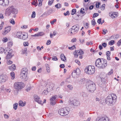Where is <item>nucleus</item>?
<instances>
[{"label": "nucleus", "instance_id": "f257e3e1", "mask_svg": "<svg viewBox=\"0 0 121 121\" xmlns=\"http://www.w3.org/2000/svg\"><path fill=\"white\" fill-rule=\"evenodd\" d=\"M95 65L99 68H104L107 65V61L104 59L99 58L96 60Z\"/></svg>", "mask_w": 121, "mask_h": 121}, {"label": "nucleus", "instance_id": "f03ea898", "mask_svg": "<svg viewBox=\"0 0 121 121\" xmlns=\"http://www.w3.org/2000/svg\"><path fill=\"white\" fill-rule=\"evenodd\" d=\"M117 96L114 94L109 95L105 99V102L107 103L112 104L115 103L116 101Z\"/></svg>", "mask_w": 121, "mask_h": 121}, {"label": "nucleus", "instance_id": "7ed1b4c3", "mask_svg": "<svg viewBox=\"0 0 121 121\" xmlns=\"http://www.w3.org/2000/svg\"><path fill=\"white\" fill-rule=\"evenodd\" d=\"M18 12V10L16 8L13 6H11L6 9L5 13L8 16H9L12 13L14 14H17Z\"/></svg>", "mask_w": 121, "mask_h": 121}, {"label": "nucleus", "instance_id": "20e7f679", "mask_svg": "<svg viewBox=\"0 0 121 121\" xmlns=\"http://www.w3.org/2000/svg\"><path fill=\"white\" fill-rule=\"evenodd\" d=\"M87 89L91 92H93L96 89L95 85L92 81L89 80L88 81L86 85Z\"/></svg>", "mask_w": 121, "mask_h": 121}, {"label": "nucleus", "instance_id": "39448f33", "mask_svg": "<svg viewBox=\"0 0 121 121\" xmlns=\"http://www.w3.org/2000/svg\"><path fill=\"white\" fill-rule=\"evenodd\" d=\"M70 111V108L68 107L60 109L58 113L61 115L64 116L68 114Z\"/></svg>", "mask_w": 121, "mask_h": 121}, {"label": "nucleus", "instance_id": "423d86ee", "mask_svg": "<svg viewBox=\"0 0 121 121\" xmlns=\"http://www.w3.org/2000/svg\"><path fill=\"white\" fill-rule=\"evenodd\" d=\"M85 72L89 75L93 74L95 71V67L94 66L90 65L86 67L85 69Z\"/></svg>", "mask_w": 121, "mask_h": 121}, {"label": "nucleus", "instance_id": "0eeeda50", "mask_svg": "<svg viewBox=\"0 0 121 121\" xmlns=\"http://www.w3.org/2000/svg\"><path fill=\"white\" fill-rule=\"evenodd\" d=\"M24 87V84L22 82H16L14 84V87L17 90L16 91L17 93L18 90Z\"/></svg>", "mask_w": 121, "mask_h": 121}, {"label": "nucleus", "instance_id": "6e6552de", "mask_svg": "<svg viewBox=\"0 0 121 121\" xmlns=\"http://www.w3.org/2000/svg\"><path fill=\"white\" fill-rule=\"evenodd\" d=\"M79 26L78 24L74 25L72 26V31L70 32V31H69L68 33H70L71 35V34H74L76 33L79 30Z\"/></svg>", "mask_w": 121, "mask_h": 121}, {"label": "nucleus", "instance_id": "1a4fd4ad", "mask_svg": "<svg viewBox=\"0 0 121 121\" xmlns=\"http://www.w3.org/2000/svg\"><path fill=\"white\" fill-rule=\"evenodd\" d=\"M80 74V71L79 68H77L76 70L73 72L72 75L73 77L76 78L78 77Z\"/></svg>", "mask_w": 121, "mask_h": 121}, {"label": "nucleus", "instance_id": "9d476101", "mask_svg": "<svg viewBox=\"0 0 121 121\" xmlns=\"http://www.w3.org/2000/svg\"><path fill=\"white\" fill-rule=\"evenodd\" d=\"M57 98V96L56 95L52 96L51 98L50 99V104L51 105L54 106L56 104L57 102L56 99Z\"/></svg>", "mask_w": 121, "mask_h": 121}, {"label": "nucleus", "instance_id": "9b49d317", "mask_svg": "<svg viewBox=\"0 0 121 121\" xmlns=\"http://www.w3.org/2000/svg\"><path fill=\"white\" fill-rule=\"evenodd\" d=\"M68 103L72 106H78L79 104V102L75 99L69 100Z\"/></svg>", "mask_w": 121, "mask_h": 121}, {"label": "nucleus", "instance_id": "f8f14e48", "mask_svg": "<svg viewBox=\"0 0 121 121\" xmlns=\"http://www.w3.org/2000/svg\"><path fill=\"white\" fill-rule=\"evenodd\" d=\"M6 51L8 52V54L6 56V58L7 60H9L13 56V54H12L13 50L12 49H9L8 50H7Z\"/></svg>", "mask_w": 121, "mask_h": 121}, {"label": "nucleus", "instance_id": "ddd939ff", "mask_svg": "<svg viewBox=\"0 0 121 121\" xmlns=\"http://www.w3.org/2000/svg\"><path fill=\"white\" fill-rule=\"evenodd\" d=\"M109 14L110 16L112 18H116L118 16V13L117 12H111Z\"/></svg>", "mask_w": 121, "mask_h": 121}, {"label": "nucleus", "instance_id": "4468645a", "mask_svg": "<svg viewBox=\"0 0 121 121\" xmlns=\"http://www.w3.org/2000/svg\"><path fill=\"white\" fill-rule=\"evenodd\" d=\"M7 77L5 75H0V82L2 83L5 82L7 80Z\"/></svg>", "mask_w": 121, "mask_h": 121}, {"label": "nucleus", "instance_id": "2eb2a0df", "mask_svg": "<svg viewBox=\"0 0 121 121\" xmlns=\"http://www.w3.org/2000/svg\"><path fill=\"white\" fill-rule=\"evenodd\" d=\"M9 0H0V5L5 6L9 4Z\"/></svg>", "mask_w": 121, "mask_h": 121}, {"label": "nucleus", "instance_id": "dca6fc26", "mask_svg": "<svg viewBox=\"0 0 121 121\" xmlns=\"http://www.w3.org/2000/svg\"><path fill=\"white\" fill-rule=\"evenodd\" d=\"M83 53V52L82 50H79L75 51L73 53L74 55L76 57H77L78 55L82 54Z\"/></svg>", "mask_w": 121, "mask_h": 121}, {"label": "nucleus", "instance_id": "f3484780", "mask_svg": "<svg viewBox=\"0 0 121 121\" xmlns=\"http://www.w3.org/2000/svg\"><path fill=\"white\" fill-rule=\"evenodd\" d=\"M34 98L35 101L39 103L42 104V101L40 100V98L39 96L35 95H34Z\"/></svg>", "mask_w": 121, "mask_h": 121}, {"label": "nucleus", "instance_id": "a211bd4d", "mask_svg": "<svg viewBox=\"0 0 121 121\" xmlns=\"http://www.w3.org/2000/svg\"><path fill=\"white\" fill-rule=\"evenodd\" d=\"M11 30V27L9 26L5 27L4 29V31L2 32V34L4 35H5L9 32Z\"/></svg>", "mask_w": 121, "mask_h": 121}, {"label": "nucleus", "instance_id": "6ab92c4d", "mask_svg": "<svg viewBox=\"0 0 121 121\" xmlns=\"http://www.w3.org/2000/svg\"><path fill=\"white\" fill-rule=\"evenodd\" d=\"M28 36V35L27 33H22L20 39L24 40H25L27 38Z\"/></svg>", "mask_w": 121, "mask_h": 121}, {"label": "nucleus", "instance_id": "aec40b11", "mask_svg": "<svg viewBox=\"0 0 121 121\" xmlns=\"http://www.w3.org/2000/svg\"><path fill=\"white\" fill-rule=\"evenodd\" d=\"M108 118L107 117H103L99 119L98 121H109Z\"/></svg>", "mask_w": 121, "mask_h": 121}, {"label": "nucleus", "instance_id": "412c9836", "mask_svg": "<svg viewBox=\"0 0 121 121\" xmlns=\"http://www.w3.org/2000/svg\"><path fill=\"white\" fill-rule=\"evenodd\" d=\"M60 58L61 60L64 61H66V57L65 56L64 54H61L60 56Z\"/></svg>", "mask_w": 121, "mask_h": 121}, {"label": "nucleus", "instance_id": "4be33fe9", "mask_svg": "<svg viewBox=\"0 0 121 121\" xmlns=\"http://www.w3.org/2000/svg\"><path fill=\"white\" fill-rule=\"evenodd\" d=\"M27 69L23 68L22 70L21 73L27 75Z\"/></svg>", "mask_w": 121, "mask_h": 121}, {"label": "nucleus", "instance_id": "5701e85b", "mask_svg": "<svg viewBox=\"0 0 121 121\" xmlns=\"http://www.w3.org/2000/svg\"><path fill=\"white\" fill-rule=\"evenodd\" d=\"M110 52L109 51H107L106 52L107 59L108 60H110L111 59L110 57Z\"/></svg>", "mask_w": 121, "mask_h": 121}, {"label": "nucleus", "instance_id": "b1692460", "mask_svg": "<svg viewBox=\"0 0 121 121\" xmlns=\"http://www.w3.org/2000/svg\"><path fill=\"white\" fill-rule=\"evenodd\" d=\"M26 102H23L22 101L20 100L18 102L19 105L20 106H24L26 104Z\"/></svg>", "mask_w": 121, "mask_h": 121}, {"label": "nucleus", "instance_id": "393cba45", "mask_svg": "<svg viewBox=\"0 0 121 121\" xmlns=\"http://www.w3.org/2000/svg\"><path fill=\"white\" fill-rule=\"evenodd\" d=\"M22 33L21 32H17L16 35V36L18 38L21 39Z\"/></svg>", "mask_w": 121, "mask_h": 121}, {"label": "nucleus", "instance_id": "a878e982", "mask_svg": "<svg viewBox=\"0 0 121 121\" xmlns=\"http://www.w3.org/2000/svg\"><path fill=\"white\" fill-rule=\"evenodd\" d=\"M45 66L46 67L47 72L48 73H49L50 71V69L49 65L48 64H46L45 65Z\"/></svg>", "mask_w": 121, "mask_h": 121}, {"label": "nucleus", "instance_id": "bb28decb", "mask_svg": "<svg viewBox=\"0 0 121 121\" xmlns=\"http://www.w3.org/2000/svg\"><path fill=\"white\" fill-rule=\"evenodd\" d=\"M15 68L16 67L14 64L12 65L11 66L9 67V69L12 70H14Z\"/></svg>", "mask_w": 121, "mask_h": 121}, {"label": "nucleus", "instance_id": "cd10ccee", "mask_svg": "<svg viewBox=\"0 0 121 121\" xmlns=\"http://www.w3.org/2000/svg\"><path fill=\"white\" fill-rule=\"evenodd\" d=\"M27 75L21 73L20 75V77L21 79H23L27 77Z\"/></svg>", "mask_w": 121, "mask_h": 121}, {"label": "nucleus", "instance_id": "c85d7f7f", "mask_svg": "<svg viewBox=\"0 0 121 121\" xmlns=\"http://www.w3.org/2000/svg\"><path fill=\"white\" fill-rule=\"evenodd\" d=\"M4 52V53L5 54H6V52L5 51V50L4 48L2 47L0 48V53H2L3 52Z\"/></svg>", "mask_w": 121, "mask_h": 121}, {"label": "nucleus", "instance_id": "c756f323", "mask_svg": "<svg viewBox=\"0 0 121 121\" xmlns=\"http://www.w3.org/2000/svg\"><path fill=\"white\" fill-rule=\"evenodd\" d=\"M86 82L85 79V78H83L81 79L79 81L80 83L83 84Z\"/></svg>", "mask_w": 121, "mask_h": 121}, {"label": "nucleus", "instance_id": "7c9ffc66", "mask_svg": "<svg viewBox=\"0 0 121 121\" xmlns=\"http://www.w3.org/2000/svg\"><path fill=\"white\" fill-rule=\"evenodd\" d=\"M10 76L11 79H13L15 78V74L14 72H12L10 73Z\"/></svg>", "mask_w": 121, "mask_h": 121}, {"label": "nucleus", "instance_id": "2f4dec72", "mask_svg": "<svg viewBox=\"0 0 121 121\" xmlns=\"http://www.w3.org/2000/svg\"><path fill=\"white\" fill-rule=\"evenodd\" d=\"M18 104L17 103H15L13 104V108L15 110H16L17 109Z\"/></svg>", "mask_w": 121, "mask_h": 121}, {"label": "nucleus", "instance_id": "473e14b6", "mask_svg": "<svg viewBox=\"0 0 121 121\" xmlns=\"http://www.w3.org/2000/svg\"><path fill=\"white\" fill-rule=\"evenodd\" d=\"M81 95L83 97H86L87 96L86 93L84 92H82L81 93Z\"/></svg>", "mask_w": 121, "mask_h": 121}, {"label": "nucleus", "instance_id": "72a5a7b5", "mask_svg": "<svg viewBox=\"0 0 121 121\" xmlns=\"http://www.w3.org/2000/svg\"><path fill=\"white\" fill-rule=\"evenodd\" d=\"M55 7L57 8H60L61 7V5L59 3H58L55 5Z\"/></svg>", "mask_w": 121, "mask_h": 121}, {"label": "nucleus", "instance_id": "f704fd0d", "mask_svg": "<svg viewBox=\"0 0 121 121\" xmlns=\"http://www.w3.org/2000/svg\"><path fill=\"white\" fill-rule=\"evenodd\" d=\"M115 43L114 41L112 40L109 42V44L110 45H112L114 44Z\"/></svg>", "mask_w": 121, "mask_h": 121}, {"label": "nucleus", "instance_id": "c9c22d12", "mask_svg": "<svg viewBox=\"0 0 121 121\" xmlns=\"http://www.w3.org/2000/svg\"><path fill=\"white\" fill-rule=\"evenodd\" d=\"M67 87L70 90H72L73 89V86L71 85H69L67 86Z\"/></svg>", "mask_w": 121, "mask_h": 121}, {"label": "nucleus", "instance_id": "e433bc0d", "mask_svg": "<svg viewBox=\"0 0 121 121\" xmlns=\"http://www.w3.org/2000/svg\"><path fill=\"white\" fill-rule=\"evenodd\" d=\"M54 0H49L48 2V4L49 5H51L53 3Z\"/></svg>", "mask_w": 121, "mask_h": 121}, {"label": "nucleus", "instance_id": "4c0bfd02", "mask_svg": "<svg viewBox=\"0 0 121 121\" xmlns=\"http://www.w3.org/2000/svg\"><path fill=\"white\" fill-rule=\"evenodd\" d=\"M35 12L33 11L31 15V17L32 18H34L35 16Z\"/></svg>", "mask_w": 121, "mask_h": 121}, {"label": "nucleus", "instance_id": "58836bf2", "mask_svg": "<svg viewBox=\"0 0 121 121\" xmlns=\"http://www.w3.org/2000/svg\"><path fill=\"white\" fill-rule=\"evenodd\" d=\"M8 45L9 47H11L13 45L12 42H8Z\"/></svg>", "mask_w": 121, "mask_h": 121}, {"label": "nucleus", "instance_id": "ea45409f", "mask_svg": "<svg viewBox=\"0 0 121 121\" xmlns=\"http://www.w3.org/2000/svg\"><path fill=\"white\" fill-rule=\"evenodd\" d=\"M76 9H73L72 11L71 14L72 15L74 14L76 12Z\"/></svg>", "mask_w": 121, "mask_h": 121}, {"label": "nucleus", "instance_id": "a19ab883", "mask_svg": "<svg viewBox=\"0 0 121 121\" xmlns=\"http://www.w3.org/2000/svg\"><path fill=\"white\" fill-rule=\"evenodd\" d=\"M29 44V43L28 42H24L23 43V45L25 47L28 46Z\"/></svg>", "mask_w": 121, "mask_h": 121}, {"label": "nucleus", "instance_id": "79ce46f5", "mask_svg": "<svg viewBox=\"0 0 121 121\" xmlns=\"http://www.w3.org/2000/svg\"><path fill=\"white\" fill-rule=\"evenodd\" d=\"M64 14L65 16L69 15V11H68L66 12V13H64Z\"/></svg>", "mask_w": 121, "mask_h": 121}, {"label": "nucleus", "instance_id": "37998d69", "mask_svg": "<svg viewBox=\"0 0 121 121\" xmlns=\"http://www.w3.org/2000/svg\"><path fill=\"white\" fill-rule=\"evenodd\" d=\"M52 60H53L57 61L58 60V59L56 56H54L52 57Z\"/></svg>", "mask_w": 121, "mask_h": 121}, {"label": "nucleus", "instance_id": "c03bdc74", "mask_svg": "<svg viewBox=\"0 0 121 121\" xmlns=\"http://www.w3.org/2000/svg\"><path fill=\"white\" fill-rule=\"evenodd\" d=\"M48 93V92L46 90H44L42 92L43 94H44L45 95H47Z\"/></svg>", "mask_w": 121, "mask_h": 121}, {"label": "nucleus", "instance_id": "a18cd8bd", "mask_svg": "<svg viewBox=\"0 0 121 121\" xmlns=\"http://www.w3.org/2000/svg\"><path fill=\"white\" fill-rule=\"evenodd\" d=\"M113 72V69H111L110 71L108 73V75H110L112 74V73Z\"/></svg>", "mask_w": 121, "mask_h": 121}, {"label": "nucleus", "instance_id": "49530a36", "mask_svg": "<svg viewBox=\"0 0 121 121\" xmlns=\"http://www.w3.org/2000/svg\"><path fill=\"white\" fill-rule=\"evenodd\" d=\"M2 40L4 42H5L7 41L8 39L7 38L5 37L3 38Z\"/></svg>", "mask_w": 121, "mask_h": 121}, {"label": "nucleus", "instance_id": "de8ad7c7", "mask_svg": "<svg viewBox=\"0 0 121 121\" xmlns=\"http://www.w3.org/2000/svg\"><path fill=\"white\" fill-rule=\"evenodd\" d=\"M12 61L10 60H8L7 61V63L8 65L11 64H12Z\"/></svg>", "mask_w": 121, "mask_h": 121}, {"label": "nucleus", "instance_id": "09e8293b", "mask_svg": "<svg viewBox=\"0 0 121 121\" xmlns=\"http://www.w3.org/2000/svg\"><path fill=\"white\" fill-rule=\"evenodd\" d=\"M76 48L75 46V45H73L71 47H69V49L73 50L74 48Z\"/></svg>", "mask_w": 121, "mask_h": 121}, {"label": "nucleus", "instance_id": "8fccbe9b", "mask_svg": "<svg viewBox=\"0 0 121 121\" xmlns=\"http://www.w3.org/2000/svg\"><path fill=\"white\" fill-rule=\"evenodd\" d=\"M117 45L120 46L121 45V39H120L117 43Z\"/></svg>", "mask_w": 121, "mask_h": 121}, {"label": "nucleus", "instance_id": "3c124183", "mask_svg": "<svg viewBox=\"0 0 121 121\" xmlns=\"http://www.w3.org/2000/svg\"><path fill=\"white\" fill-rule=\"evenodd\" d=\"M27 49L26 48H25L24 49V50H23L22 51V54H24L25 53H26V52Z\"/></svg>", "mask_w": 121, "mask_h": 121}, {"label": "nucleus", "instance_id": "603ef678", "mask_svg": "<svg viewBox=\"0 0 121 121\" xmlns=\"http://www.w3.org/2000/svg\"><path fill=\"white\" fill-rule=\"evenodd\" d=\"M107 43H104L102 44V45L104 48L106 47L107 46Z\"/></svg>", "mask_w": 121, "mask_h": 121}, {"label": "nucleus", "instance_id": "864d4df0", "mask_svg": "<svg viewBox=\"0 0 121 121\" xmlns=\"http://www.w3.org/2000/svg\"><path fill=\"white\" fill-rule=\"evenodd\" d=\"M86 24L84 25V26L85 28L87 29L88 27V23H86Z\"/></svg>", "mask_w": 121, "mask_h": 121}, {"label": "nucleus", "instance_id": "5fc2aeb1", "mask_svg": "<svg viewBox=\"0 0 121 121\" xmlns=\"http://www.w3.org/2000/svg\"><path fill=\"white\" fill-rule=\"evenodd\" d=\"M38 34V35H39V36H42L44 34V33L42 32H40Z\"/></svg>", "mask_w": 121, "mask_h": 121}, {"label": "nucleus", "instance_id": "6e6d98bb", "mask_svg": "<svg viewBox=\"0 0 121 121\" xmlns=\"http://www.w3.org/2000/svg\"><path fill=\"white\" fill-rule=\"evenodd\" d=\"M51 43V42L50 40H48L46 44L47 45H48L50 44Z\"/></svg>", "mask_w": 121, "mask_h": 121}, {"label": "nucleus", "instance_id": "4d7b16f0", "mask_svg": "<svg viewBox=\"0 0 121 121\" xmlns=\"http://www.w3.org/2000/svg\"><path fill=\"white\" fill-rule=\"evenodd\" d=\"M4 117L6 119H8L9 118V116L8 115L6 114H4Z\"/></svg>", "mask_w": 121, "mask_h": 121}, {"label": "nucleus", "instance_id": "13d9d810", "mask_svg": "<svg viewBox=\"0 0 121 121\" xmlns=\"http://www.w3.org/2000/svg\"><path fill=\"white\" fill-rule=\"evenodd\" d=\"M27 27V25H24L23 26H22L21 27V28L23 29H26Z\"/></svg>", "mask_w": 121, "mask_h": 121}, {"label": "nucleus", "instance_id": "bf43d9fd", "mask_svg": "<svg viewBox=\"0 0 121 121\" xmlns=\"http://www.w3.org/2000/svg\"><path fill=\"white\" fill-rule=\"evenodd\" d=\"M99 15V14H98V13H94V14L93 15V17H97V16H98Z\"/></svg>", "mask_w": 121, "mask_h": 121}, {"label": "nucleus", "instance_id": "052dcab7", "mask_svg": "<svg viewBox=\"0 0 121 121\" xmlns=\"http://www.w3.org/2000/svg\"><path fill=\"white\" fill-rule=\"evenodd\" d=\"M60 68H63L65 67L64 65V64H60Z\"/></svg>", "mask_w": 121, "mask_h": 121}, {"label": "nucleus", "instance_id": "680f3d73", "mask_svg": "<svg viewBox=\"0 0 121 121\" xmlns=\"http://www.w3.org/2000/svg\"><path fill=\"white\" fill-rule=\"evenodd\" d=\"M32 88V87L31 86H30L27 88L26 90L27 91H30V90L31 89V88Z\"/></svg>", "mask_w": 121, "mask_h": 121}, {"label": "nucleus", "instance_id": "e2e57ef3", "mask_svg": "<svg viewBox=\"0 0 121 121\" xmlns=\"http://www.w3.org/2000/svg\"><path fill=\"white\" fill-rule=\"evenodd\" d=\"M82 9L83 10H84V9L81 8L80 10V13H81L83 14L84 13V11H83L82 10Z\"/></svg>", "mask_w": 121, "mask_h": 121}, {"label": "nucleus", "instance_id": "0e129e2a", "mask_svg": "<svg viewBox=\"0 0 121 121\" xmlns=\"http://www.w3.org/2000/svg\"><path fill=\"white\" fill-rule=\"evenodd\" d=\"M83 113L82 112H81L79 113V116L80 117H82L83 116Z\"/></svg>", "mask_w": 121, "mask_h": 121}, {"label": "nucleus", "instance_id": "69168bd1", "mask_svg": "<svg viewBox=\"0 0 121 121\" xmlns=\"http://www.w3.org/2000/svg\"><path fill=\"white\" fill-rule=\"evenodd\" d=\"M10 23H15V22L14 21V20L13 19H11L10 20Z\"/></svg>", "mask_w": 121, "mask_h": 121}, {"label": "nucleus", "instance_id": "338daca9", "mask_svg": "<svg viewBox=\"0 0 121 121\" xmlns=\"http://www.w3.org/2000/svg\"><path fill=\"white\" fill-rule=\"evenodd\" d=\"M5 90L6 91L9 93L11 91V90L10 89H5Z\"/></svg>", "mask_w": 121, "mask_h": 121}, {"label": "nucleus", "instance_id": "774afa93", "mask_svg": "<svg viewBox=\"0 0 121 121\" xmlns=\"http://www.w3.org/2000/svg\"><path fill=\"white\" fill-rule=\"evenodd\" d=\"M75 62L77 63L79 65V64L80 63V61L77 60H75Z\"/></svg>", "mask_w": 121, "mask_h": 121}]
</instances>
